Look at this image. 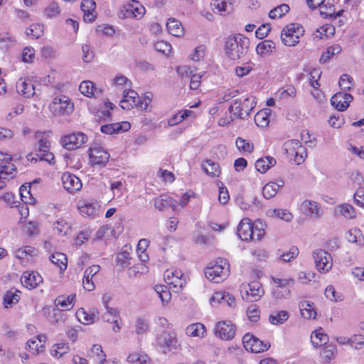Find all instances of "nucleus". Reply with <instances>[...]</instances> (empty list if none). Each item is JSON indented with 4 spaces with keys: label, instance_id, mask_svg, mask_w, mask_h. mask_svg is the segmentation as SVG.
<instances>
[{
    "label": "nucleus",
    "instance_id": "obj_58",
    "mask_svg": "<svg viewBox=\"0 0 364 364\" xmlns=\"http://www.w3.org/2000/svg\"><path fill=\"white\" fill-rule=\"evenodd\" d=\"M341 51V47L339 45H333L328 47L326 51H324L321 58L320 63H325L331 59L333 55L340 53Z\"/></svg>",
    "mask_w": 364,
    "mask_h": 364
},
{
    "label": "nucleus",
    "instance_id": "obj_27",
    "mask_svg": "<svg viewBox=\"0 0 364 364\" xmlns=\"http://www.w3.org/2000/svg\"><path fill=\"white\" fill-rule=\"evenodd\" d=\"M16 90L19 95L28 98L36 94L34 85L28 78H20L16 82Z\"/></svg>",
    "mask_w": 364,
    "mask_h": 364
},
{
    "label": "nucleus",
    "instance_id": "obj_25",
    "mask_svg": "<svg viewBox=\"0 0 364 364\" xmlns=\"http://www.w3.org/2000/svg\"><path fill=\"white\" fill-rule=\"evenodd\" d=\"M130 128V123L124 121L103 125L100 127V131L103 134L112 135L127 132Z\"/></svg>",
    "mask_w": 364,
    "mask_h": 364
},
{
    "label": "nucleus",
    "instance_id": "obj_2",
    "mask_svg": "<svg viewBox=\"0 0 364 364\" xmlns=\"http://www.w3.org/2000/svg\"><path fill=\"white\" fill-rule=\"evenodd\" d=\"M250 46V41L243 35L237 34L229 36L225 43V53L232 60H239L246 53Z\"/></svg>",
    "mask_w": 364,
    "mask_h": 364
},
{
    "label": "nucleus",
    "instance_id": "obj_8",
    "mask_svg": "<svg viewBox=\"0 0 364 364\" xmlns=\"http://www.w3.org/2000/svg\"><path fill=\"white\" fill-rule=\"evenodd\" d=\"M146 12L144 6L138 1L132 0L120 7L118 11V16L120 18H142Z\"/></svg>",
    "mask_w": 364,
    "mask_h": 364
},
{
    "label": "nucleus",
    "instance_id": "obj_15",
    "mask_svg": "<svg viewBox=\"0 0 364 364\" xmlns=\"http://www.w3.org/2000/svg\"><path fill=\"white\" fill-rule=\"evenodd\" d=\"M78 211L84 218L95 219L102 215V209L98 201H82L78 205Z\"/></svg>",
    "mask_w": 364,
    "mask_h": 364
},
{
    "label": "nucleus",
    "instance_id": "obj_10",
    "mask_svg": "<svg viewBox=\"0 0 364 364\" xmlns=\"http://www.w3.org/2000/svg\"><path fill=\"white\" fill-rule=\"evenodd\" d=\"M284 147L287 154L296 164H301L304 161L307 156L306 149L299 140L288 141L285 142Z\"/></svg>",
    "mask_w": 364,
    "mask_h": 364
},
{
    "label": "nucleus",
    "instance_id": "obj_56",
    "mask_svg": "<svg viewBox=\"0 0 364 364\" xmlns=\"http://www.w3.org/2000/svg\"><path fill=\"white\" fill-rule=\"evenodd\" d=\"M131 81L124 75H117L113 80V86L115 87L116 89H120L123 91L124 90H128L131 87Z\"/></svg>",
    "mask_w": 364,
    "mask_h": 364
},
{
    "label": "nucleus",
    "instance_id": "obj_44",
    "mask_svg": "<svg viewBox=\"0 0 364 364\" xmlns=\"http://www.w3.org/2000/svg\"><path fill=\"white\" fill-rule=\"evenodd\" d=\"M201 167L203 171L212 178L219 177L220 174V168L218 164L212 160L204 161L201 164Z\"/></svg>",
    "mask_w": 364,
    "mask_h": 364
},
{
    "label": "nucleus",
    "instance_id": "obj_3",
    "mask_svg": "<svg viewBox=\"0 0 364 364\" xmlns=\"http://www.w3.org/2000/svg\"><path fill=\"white\" fill-rule=\"evenodd\" d=\"M229 274V264L225 259L218 258L209 263L205 268L207 279L215 283L223 281Z\"/></svg>",
    "mask_w": 364,
    "mask_h": 364
},
{
    "label": "nucleus",
    "instance_id": "obj_43",
    "mask_svg": "<svg viewBox=\"0 0 364 364\" xmlns=\"http://www.w3.org/2000/svg\"><path fill=\"white\" fill-rule=\"evenodd\" d=\"M61 14V8L55 1H49L43 9V15L47 18H56Z\"/></svg>",
    "mask_w": 364,
    "mask_h": 364
},
{
    "label": "nucleus",
    "instance_id": "obj_23",
    "mask_svg": "<svg viewBox=\"0 0 364 364\" xmlns=\"http://www.w3.org/2000/svg\"><path fill=\"white\" fill-rule=\"evenodd\" d=\"M352 100L353 96L350 94L339 92L331 97V104L338 111L343 112L349 107Z\"/></svg>",
    "mask_w": 364,
    "mask_h": 364
},
{
    "label": "nucleus",
    "instance_id": "obj_49",
    "mask_svg": "<svg viewBox=\"0 0 364 364\" xmlns=\"http://www.w3.org/2000/svg\"><path fill=\"white\" fill-rule=\"evenodd\" d=\"M50 260L60 269V272H63L66 269L68 259L65 254L62 252H55L50 256Z\"/></svg>",
    "mask_w": 364,
    "mask_h": 364
},
{
    "label": "nucleus",
    "instance_id": "obj_46",
    "mask_svg": "<svg viewBox=\"0 0 364 364\" xmlns=\"http://www.w3.org/2000/svg\"><path fill=\"white\" fill-rule=\"evenodd\" d=\"M346 239L348 242L355 243L359 246L364 245V237L362 231L358 228H352L346 233Z\"/></svg>",
    "mask_w": 364,
    "mask_h": 364
},
{
    "label": "nucleus",
    "instance_id": "obj_36",
    "mask_svg": "<svg viewBox=\"0 0 364 364\" xmlns=\"http://www.w3.org/2000/svg\"><path fill=\"white\" fill-rule=\"evenodd\" d=\"M301 210L302 213L311 218L319 216L320 207L318 203L313 200H304L301 204Z\"/></svg>",
    "mask_w": 364,
    "mask_h": 364
},
{
    "label": "nucleus",
    "instance_id": "obj_30",
    "mask_svg": "<svg viewBox=\"0 0 364 364\" xmlns=\"http://www.w3.org/2000/svg\"><path fill=\"white\" fill-rule=\"evenodd\" d=\"M210 7L213 11L220 16H225L232 11V4L227 0H212Z\"/></svg>",
    "mask_w": 364,
    "mask_h": 364
},
{
    "label": "nucleus",
    "instance_id": "obj_47",
    "mask_svg": "<svg viewBox=\"0 0 364 364\" xmlns=\"http://www.w3.org/2000/svg\"><path fill=\"white\" fill-rule=\"evenodd\" d=\"M25 33L32 39H38L44 33V26L42 23H33L26 29Z\"/></svg>",
    "mask_w": 364,
    "mask_h": 364
},
{
    "label": "nucleus",
    "instance_id": "obj_28",
    "mask_svg": "<svg viewBox=\"0 0 364 364\" xmlns=\"http://www.w3.org/2000/svg\"><path fill=\"white\" fill-rule=\"evenodd\" d=\"M38 254V250L32 246H24L15 251V257L23 264L30 262Z\"/></svg>",
    "mask_w": 364,
    "mask_h": 364
},
{
    "label": "nucleus",
    "instance_id": "obj_35",
    "mask_svg": "<svg viewBox=\"0 0 364 364\" xmlns=\"http://www.w3.org/2000/svg\"><path fill=\"white\" fill-rule=\"evenodd\" d=\"M299 309L302 318H316L317 311L313 303L302 301L299 304Z\"/></svg>",
    "mask_w": 364,
    "mask_h": 364
},
{
    "label": "nucleus",
    "instance_id": "obj_59",
    "mask_svg": "<svg viewBox=\"0 0 364 364\" xmlns=\"http://www.w3.org/2000/svg\"><path fill=\"white\" fill-rule=\"evenodd\" d=\"M235 144L240 152L250 154L254 151L253 144L242 137L236 139Z\"/></svg>",
    "mask_w": 364,
    "mask_h": 364
},
{
    "label": "nucleus",
    "instance_id": "obj_37",
    "mask_svg": "<svg viewBox=\"0 0 364 364\" xmlns=\"http://www.w3.org/2000/svg\"><path fill=\"white\" fill-rule=\"evenodd\" d=\"M272 115V111L269 108H264L255 114V122L257 127L265 128L269 125Z\"/></svg>",
    "mask_w": 364,
    "mask_h": 364
},
{
    "label": "nucleus",
    "instance_id": "obj_57",
    "mask_svg": "<svg viewBox=\"0 0 364 364\" xmlns=\"http://www.w3.org/2000/svg\"><path fill=\"white\" fill-rule=\"evenodd\" d=\"M16 43V39L11 33L9 32L0 33V47L2 48H9L14 46Z\"/></svg>",
    "mask_w": 364,
    "mask_h": 364
},
{
    "label": "nucleus",
    "instance_id": "obj_31",
    "mask_svg": "<svg viewBox=\"0 0 364 364\" xmlns=\"http://www.w3.org/2000/svg\"><path fill=\"white\" fill-rule=\"evenodd\" d=\"M114 107L115 105L109 100H105L100 109H96L90 106L89 109L99 118H110L112 116L111 111L113 110Z\"/></svg>",
    "mask_w": 364,
    "mask_h": 364
},
{
    "label": "nucleus",
    "instance_id": "obj_7",
    "mask_svg": "<svg viewBox=\"0 0 364 364\" xmlns=\"http://www.w3.org/2000/svg\"><path fill=\"white\" fill-rule=\"evenodd\" d=\"M49 109L55 116L68 115L73 112L74 104L68 97L60 95L53 98Z\"/></svg>",
    "mask_w": 364,
    "mask_h": 364
},
{
    "label": "nucleus",
    "instance_id": "obj_26",
    "mask_svg": "<svg viewBox=\"0 0 364 364\" xmlns=\"http://www.w3.org/2000/svg\"><path fill=\"white\" fill-rule=\"evenodd\" d=\"M334 214L337 217H342L346 220H353L356 218V210L350 203H343L334 208Z\"/></svg>",
    "mask_w": 364,
    "mask_h": 364
},
{
    "label": "nucleus",
    "instance_id": "obj_18",
    "mask_svg": "<svg viewBox=\"0 0 364 364\" xmlns=\"http://www.w3.org/2000/svg\"><path fill=\"white\" fill-rule=\"evenodd\" d=\"M61 181L63 188L70 193H75L82 187L81 180L75 175L69 172H65L62 174Z\"/></svg>",
    "mask_w": 364,
    "mask_h": 364
},
{
    "label": "nucleus",
    "instance_id": "obj_50",
    "mask_svg": "<svg viewBox=\"0 0 364 364\" xmlns=\"http://www.w3.org/2000/svg\"><path fill=\"white\" fill-rule=\"evenodd\" d=\"M21 296V291L18 290H9L4 296V304L6 308L16 304Z\"/></svg>",
    "mask_w": 364,
    "mask_h": 364
},
{
    "label": "nucleus",
    "instance_id": "obj_41",
    "mask_svg": "<svg viewBox=\"0 0 364 364\" xmlns=\"http://www.w3.org/2000/svg\"><path fill=\"white\" fill-rule=\"evenodd\" d=\"M284 184L283 180L280 179L277 182H269L267 183L262 189V193L265 198L270 199L274 197L279 188L282 187Z\"/></svg>",
    "mask_w": 364,
    "mask_h": 364
},
{
    "label": "nucleus",
    "instance_id": "obj_1",
    "mask_svg": "<svg viewBox=\"0 0 364 364\" xmlns=\"http://www.w3.org/2000/svg\"><path fill=\"white\" fill-rule=\"evenodd\" d=\"M264 224L258 220L252 223L250 219L245 218L237 226V235L244 241L260 240L265 233Z\"/></svg>",
    "mask_w": 364,
    "mask_h": 364
},
{
    "label": "nucleus",
    "instance_id": "obj_33",
    "mask_svg": "<svg viewBox=\"0 0 364 364\" xmlns=\"http://www.w3.org/2000/svg\"><path fill=\"white\" fill-rule=\"evenodd\" d=\"M277 164V160L273 156H267L258 159L255 164L256 170L261 173H265L269 169L274 167Z\"/></svg>",
    "mask_w": 364,
    "mask_h": 364
},
{
    "label": "nucleus",
    "instance_id": "obj_5",
    "mask_svg": "<svg viewBox=\"0 0 364 364\" xmlns=\"http://www.w3.org/2000/svg\"><path fill=\"white\" fill-rule=\"evenodd\" d=\"M305 30L302 25L297 23L287 24L281 32V41L288 47H293L299 43V39L304 36Z\"/></svg>",
    "mask_w": 364,
    "mask_h": 364
},
{
    "label": "nucleus",
    "instance_id": "obj_45",
    "mask_svg": "<svg viewBox=\"0 0 364 364\" xmlns=\"http://www.w3.org/2000/svg\"><path fill=\"white\" fill-rule=\"evenodd\" d=\"M266 214L268 217L277 218L286 222H291L294 218L293 215L287 209H269Z\"/></svg>",
    "mask_w": 364,
    "mask_h": 364
},
{
    "label": "nucleus",
    "instance_id": "obj_4",
    "mask_svg": "<svg viewBox=\"0 0 364 364\" xmlns=\"http://www.w3.org/2000/svg\"><path fill=\"white\" fill-rule=\"evenodd\" d=\"M156 345L164 354L169 353L176 354L182 349L177 334L173 331H164L156 336Z\"/></svg>",
    "mask_w": 364,
    "mask_h": 364
},
{
    "label": "nucleus",
    "instance_id": "obj_42",
    "mask_svg": "<svg viewBox=\"0 0 364 364\" xmlns=\"http://www.w3.org/2000/svg\"><path fill=\"white\" fill-rule=\"evenodd\" d=\"M328 336L325 333L321 328L316 329L311 333V341L312 345L318 348L323 345H326L328 342Z\"/></svg>",
    "mask_w": 364,
    "mask_h": 364
},
{
    "label": "nucleus",
    "instance_id": "obj_48",
    "mask_svg": "<svg viewBox=\"0 0 364 364\" xmlns=\"http://www.w3.org/2000/svg\"><path fill=\"white\" fill-rule=\"evenodd\" d=\"M205 333V327L201 323H192L186 329V333L191 337H203Z\"/></svg>",
    "mask_w": 364,
    "mask_h": 364
},
{
    "label": "nucleus",
    "instance_id": "obj_17",
    "mask_svg": "<svg viewBox=\"0 0 364 364\" xmlns=\"http://www.w3.org/2000/svg\"><path fill=\"white\" fill-rule=\"evenodd\" d=\"M215 334L222 340H232L235 335V326L231 320H221L215 327Z\"/></svg>",
    "mask_w": 364,
    "mask_h": 364
},
{
    "label": "nucleus",
    "instance_id": "obj_11",
    "mask_svg": "<svg viewBox=\"0 0 364 364\" xmlns=\"http://www.w3.org/2000/svg\"><path fill=\"white\" fill-rule=\"evenodd\" d=\"M315 267L321 274H326L333 267V257L331 255L323 250H316L313 252Z\"/></svg>",
    "mask_w": 364,
    "mask_h": 364
},
{
    "label": "nucleus",
    "instance_id": "obj_34",
    "mask_svg": "<svg viewBox=\"0 0 364 364\" xmlns=\"http://www.w3.org/2000/svg\"><path fill=\"white\" fill-rule=\"evenodd\" d=\"M154 205L156 209L161 211L165 210L168 206L171 207L174 211L178 210V205L176 201L170 196L166 195L155 198Z\"/></svg>",
    "mask_w": 364,
    "mask_h": 364
},
{
    "label": "nucleus",
    "instance_id": "obj_38",
    "mask_svg": "<svg viewBox=\"0 0 364 364\" xmlns=\"http://www.w3.org/2000/svg\"><path fill=\"white\" fill-rule=\"evenodd\" d=\"M276 48L275 43L269 40H265L259 43L256 47V53L262 58H265L272 54Z\"/></svg>",
    "mask_w": 364,
    "mask_h": 364
},
{
    "label": "nucleus",
    "instance_id": "obj_12",
    "mask_svg": "<svg viewBox=\"0 0 364 364\" xmlns=\"http://www.w3.org/2000/svg\"><path fill=\"white\" fill-rule=\"evenodd\" d=\"M245 348L254 353H260L267 351L270 348L268 341H263L252 334L246 333L242 338Z\"/></svg>",
    "mask_w": 364,
    "mask_h": 364
},
{
    "label": "nucleus",
    "instance_id": "obj_13",
    "mask_svg": "<svg viewBox=\"0 0 364 364\" xmlns=\"http://www.w3.org/2000/svg\"><path fill=\"white\" fill-rule=\"evenodd\" d=\"M164 281L170 285L176 292L180 291L186 285V280L180 269H168L164 274Z\"/></svg>",
    "mask_w": 364,
    "mask_h": 364
},
{
    "label": "nucleus",
    "instance_id": "obj_39",
    "mask_svg": "<svg viewBox=\"0 0 364 364\" xmlns=\"http://www.w3.org/2000/svg\"><path fill=\"white\" fill-rule=\"evenodd\" d=\"M166 29L171 35L178 38L183 36L185 33L181 21L176 18H169L167 21Z\"/></svg>",
    "mask_w": 364,
    "mask_h": 364
},
{
    "label": "nucleus",
    "instance_id": "obj_20",
    "mask_svg": "<svg viewBox=\"0 0 364 364\" xmlns=\"http://www.w3.org/2000/svg\"><path fill=\"white\" fill-rule=\"evenodd\" d=\"M15 171V166L11 163V156L0 151V181L12 176Z\"/></svg>",
    "mask_w": 364,
    "mask_h": 364
},
{
    "label": "nucleus",
    "instance_id": "obj_53",
    "mask_svg": "<svg viewBox=\"0 0 364 364\" xmlns=\"http://www.w3.org/2000/svg\"><path fill=\"white\" fill-rule=\"evenodd\" d=\"M74 298L75 296L73 295H70L68 296L63 295L59 296L55 301V305L56 307L61 308L62 311L68 310L73 306Z\"/></svg>",
    "mask_w": 364,
    "mask_h": 364
},
{
    "label": "nucleus",
    "instance_id": "obj_32",
    "mask_svg": "<svg viewBox=\"0 0 364 364\" xmlns=\"http://www.w3.org/2000/svg\"><path fill=\"white\" fill-rule=\"evenodd\" d=\"M337 347L333 344H328L321 348L319 352L320 362L323 364L329 363L336 358Z\"/></svg>",
    "mask_w": 364,
    "mask_h": 364
},
{
    "label": "nucleus",
    "instance_id": "obj_19",
    "mask_svg": "<svg viewBox=\"0 0 364 364\" xmlns=\"http://www.w3.org/2000/svg\"><path fill=\"white\" fill-rule=\"evenodd\" d=\"M210 303L212 306L221 304L230 308H235L236 305L235 297L226 291L215 292L210 299Z\"/></svg>",
    "mask_w": 364,
    "mask_h": 364
},
{
    "label": "nucleus",
    "instance_id": "obj_14",
    "mask_svg": "<svg viewBox=\"0 0 364 364\" xmlns=\"http://www.w3.org/2000/svg\"><path fill=\"white\" fill-rule=\"evenodd\" d=\"M87 141V136L80 132L65 135L61 138L62 146L68 150L77 149Z\"/></svg>",
    "mask_w": 364,
    "mask_h": 364
},
{
    "label": "nucleus",
    "instance_id": "obj_60",
    "mask_svg": "<svg viewBox=\"0 0 364 364\" xmlns=\"http://www.w3.org/2000/svg\"><path fill=\"white\" fill-rule=\"evenodd\" d=\"M289 11V6L286 4H282L273 9L269 13V17L272 19H277L283 17Z\"/></svg>",
    "mask_w": 364,
    "mask_h": 364
},
{
    "label": "nucleus",
    "instance_id": "obj_62",
    "mask_svg": "<svg viewBox=\"0 0 364 364\" xmlns=\"http://www.w3.org/2000/svg\"><path fill=\"white\" fill-rule=\"evenodd\" d=\"M90 357H96V358L99 360L100 364H105L106 361V355L102 350V348L100 345L95 344L92 346L90 353Z\"/></svg>",
    "mask_w": 364,
    "mask_h": 364
},
{
    "label": "nucleus",
    "instance_id": "obj_52",
    "mask_svg": "<svg viewBox=\"0 0 364 364\" xmlns=\"http://www.w3.org/2000/svg\"><path fill=\"white\" fill-rule=\"evenodd\" d=\"M324 295L327 299L333 302L342 301L344 299V295L341 292L336 291L333 285L326 287Z\"/></svg>",
    "mask_w": 364,
    "mask_h": 364
},
{
    "label": "nucleus",
    "instance_id": "obj_64",
    "mask_svg": "<svg viewBox=\"0 0 364 364\" xmlns=\"http://www.w3.org/2000/svg\"><path fill=\"white\" fill-rule=\"evenodd\" d=\"M154 47L156 51L165 56H170L172 54V46L167 41H158L154 43Z\"/></svg>",
    "mask_w": 364,
    "mask_h": 364
},
{
    "label": "nucleus",
    "instance_id": "obj_63",
    "mask_svg": "<svg viewBox=\"0 0 364 364\" xmlns=\"http://www.w3.org/2000/svg\"><path fill=\"white\" fill-rule=\"evenodd\" d=\"M358 140L359 146L350 144L348 145V149L360 158L364 159V134L359 135Z\"/></svg>",
    "mask_w": 364,
    "mask_h": 364
},
{
    "label": "nucleus",
    "instance_id": "obj_51",
    "mask_svg": "<svg viewBox=\"0 0 364 364\" xmlns=\"http://www.w3.org/2000/svg\"><path fill=\"white\" fill-rule=\"evenodd\" d=\"M154 291L161 299L163 305L167 304L170 301L171 294L167 287L164 285H156L154 287Z\"/></svg>",
    "mask_w": 364,
    "mask_h": 364
},
{
    "label": "nucleus",
    "instance_id": "obj_55",
    "mask_svg": "<svg viewBox=\"0 0 364 364\" xmlns=\"http://www.w3.org/2000/svg\"><path fill=\"white\" fill-rule=\"evenodd\" d=\"M206 53V48L203 45L196 46L189 54L188 59L193 62H200L203 60Z\"/></svg>",
    "mask_w": 364,
    "mask_h": 364
},
{
    "label": "nucleus",
    "instance_id": "obj_6",
    "mask_svg": "<svg viewBox=\"0 0 364 364\" xmlns=\"http://www.w3.org/2000/svg\"><path fill=\"white\" fill-rule=\"evenodd\" d=\"M256 102L252 96L235 100L229 107V112L236 118L248 115L255 107Z\"/></svg>",
    "mask_w": 364,
    "mask_h": 364
},
{
    "label": "nucleus",
    "instance_id": "obj_9",
    "mask_svg": "<svg viewBox=\"0 0 364 364\" xmlns=\"http://www.w3.org/2000/svg\"><path fill=\"white\" fill-rule=\"evenodd\" d=\"M240 291L242 299L250 301H258L264 294V290L258 281L243 283L241 285Z\"/></svg>",
    "mask_w": 364,
    "mask_h": 364
},
{
    "label": "nucleus",
    "instance_id": "obj_16",
    "mask_svg": "<svg viewBox=\"0 0 364 364\" xmlns=\"http://www.w3.org/2000/svg\"><path fill=\"white\" fill-rule=\"evenodd\" d=\"M90 163L92 166H104L109 159V154L101 146L92 145L89 149Z\"/></svg>",
    "mask_w": 364,
    "mask_h": 364
},
{
    "label": "nucleus",
    "instance_id": "obj_24",
    "mask_svg": "<svg viewBox=\"0 0 364 364\" xmlns=\"http://www.w3.org/2000/svg\"><path fill=\"white\" fill-rule=\"evenodd\" d=\"M100 265H92L87 267L85 272L84 277L82 279V285L83 288L88 291H92L95 289V286L94 284L95 277L99 273L100 271Z\"/></svg>",
    "mask_w": 364,
    "mask_h": 364
},
{
    "label": "nucleus",
    "instance_id": "obj_40",
    "mask_svg": "<svg viewBox=\"0 0 364 364\" xmlns=\"http://www.w3.org/2000/svg\"><path fill=\"white\" fill-rule=\"evenodd\" d=\"M79 90L81 94L87 97H96L101 92V90L97 89L90 80L82 81L79 86Z\"/></svg>",
    "mask_w": 364,
    "mask_h": 364
},
{
    "label": "nucleus",
    "instance_id": "obj_61",
    "mask_svg": "<svg viewBox=\"0 0 364 364\" xmlns=\"http://www.w3.org/2000/svg\"><path fill=\"white\" fill-rule=\"evenodd\" d=\"M110 190L113 193V198H118L123 195L126 190L125 183L122 181H112L110 182Z\"/></svg>",
    "mask_w": 364,
    "mask_h": 364
},
{
    "label": "nucleus",
    "instance_id": "obj_29",
    "mask_svg": "<svg viewBox=\"0 0 364 364\" xmlns=\"http://www.w3.org/2000/svg\"><path fill=\"white\" fill-rule=\"evenodd\" d=\"M83 19L85 22H93L97 17L96 4L93 0H83L81 3Z\"/></svg>",
    "mask_w": 364,
    "mask_h": 364
},
{
    "label": "nucleus",
    "instance_id": "obj_21",
    "mask_svg": "<svg viewBox=\"0 0 364 364\" xmlns=\"http://www.w3.org/2000/svg\"><path fill=\"white\" fill-rule=\"evenodd\" d=\"M139 102V95L134 90H124L122 93V99L119 102L122 109L129 110L137 107Z\"/></svg>",
    "mask_w": 364,
    "mask_h": 364
},
{
    "label": "nucleus",
    "instance_id": "obj_54",
    "mask_svg": "<svg viewBox=\"0 0 364 364\" xmlns=\"http://www.w3.org/2000/svg\"><path fill=\"white\" fill-rule=\"evenodd\" d=\"M335 28L331 25L326 24L318 28L314 33V38L321 39L324 37L330 38L333 36Z\"/></svg>",
    "mask_w": 364,
    "mask_h": 364
},
{
    "label": "nucleus",
    "instance_id": "obj_22",
    "mask_svg": "<svg viewBox=\"0 0 364 364\" xmlns=\"http://www.w3.org/2000/svg\"><path fill=\"white\" fill-rule=\"evenodd\" d=\"M21 282L26 288L33 289L43 283V279L38 272L26 271L21 276Z\"/></svg>",
    "mask_w": 364,
    "mask_h": 364
}]
</instances>
